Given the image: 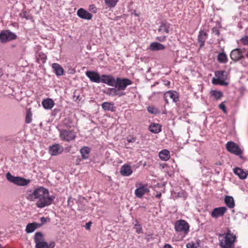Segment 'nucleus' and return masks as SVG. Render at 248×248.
<instances>
[{
  "mask_svg": "<svg viewBox=\"0 0 248 248\" xmlns=\"http://www.w3.org/2000/svg\"><path fill=\"white\" fill-rule=\"evenodd\" d=\"M147 110L151 114H156L159 113L158 109L152 106H149L147 108Z\"/></svg>",
  "mask_w": 248,
  "mask_h": 248,
  "instance_id": "37",
  "label": "nucleus"
},
{
  "mask_svg": "<svg viewBox=\"0 0 248 248\" xmlns=\"http://www.w3.org/2000/svg\"><path fill=\"white\" fill-rule=\"evenodd\" d=\"M207 38V34L205 32L203 31H200L198 40L200 44V47H202L204 45V43Z\"/></svg>",
  "mask_w": 248,
  "mask_h": 248,
  "instance_id": "24",
  "label": "nucleus"
},
{
  "mask_svg": "<svg viewBox=\"0 0 248 248\" xmlns=\"http://www.w3.org/2000/svg\"><path fill=\"white\" fill-rule=\"evenodd\" d=\"M186 248H198V245L193 242H188L186 244Z\"/></svg>",
  "mask_w": 248,
  "mask_h": 248,
  "instance_id": "42",
  "label": "nucleus"
},
{
  "mask_svg": "<svg viewBox=\"0 0 248 248\" xmlns=\"http://www.w3.org/2000/svg\"><path fill=\"white\" fill-rule=\"evenodd\" d=\"M175 230L177 232L187 234L189 232V226L184 220L177 221L175 224Z\"/></svg>",
  "mask_w": 248,
  "mask_h": 248,
  "instance_id": "9",
  "label": "nucleus"
},
{
  "mask_svg": "<svg viewBox=\"0 0 248 248\" xmlns=\"http://www.w3.org/2000/svg\"><path fill=\"white\" fill-rule=\"evenodd\" d=\"M77 14L78 17L83 19L90 20L93 17V15L90 13L83 8L79 9Z\"/></svg>",
  "mask_w": 248,
  "mask_h": 248,
  "instance_id": "17",
  "label": "nucleus"
},
{
  "mask_svg": "<svg viewBox=\"0 0 248 248\" xmlns=\"http://www.w3.org/2000/svg\"><path fill=\"white\" fill-rule=\"evenodd\" d=\"M26 198L29 201H35L36 206L38 208H43L51 205L55 199V196L50 195L47 189L39 186L27 193Z\"/></svg>",
  "mask_w": 248,
  "mask_h": 248,
  "instance_id": "1",
  "label": "nucleus"
},
{
  "mask_svg": "<svg viewBox=\"0 0 248 248\" xmlns=\"http://www.w3.org/2000/svg\"><path fill=\"white\" fill-rule=\"evenodd\" d=\"M1 247V245H0V248Z\"/></svg>",
  "mask_w": 248,
  "mask_h": 248,
  "instance_id": "61",
  "label": "nucleus"
},
{
  "mask_svg": "<svg viewBox=\"0 0 248 248\" xmlns=\"http://www.w3.org/2000/svg\"><path fill=\"white\" fill-rule=\"evenodd\" d=\"M235 239V236L230 230L226 233L219 235L220 245L222 248H232Z\"/></svg>",
  "mask_w": 248,
  "mask_h": 248,
  "instance_id": "2",
  "label": "nucleus"
},
{
  "mask_svg": "<svg viewBox=\"0 0 248 248\" xmlns=\"http://www.w3.org/2000/svg\"><path fill=\"white\" fill-rule=\"evenodd\" d=\"M241 41L244 45H248V36L242 37Z\"/></svg>",
  "mask_w": 248,
  "mask_h": 248,
  "instance_id": "43",
  "label": "nucleus"
},
{
  "mask_svg": "<svg viewBox=\"0 0 248 248\" xmlns=\"http://www.w3.org/2000/svg\"><path fill=\"white\" fill-rule=\"evenodd\" d=\"M89 10H90V11H91L92 12L94 13H96V12H97V9L94 6V5H90Z\"/></svg>",
  "mask_w": 248,
  "mask_h": 248,
  "instance_id": "47",
  "label": "nucleus"
},
{
  "mask_svg": "<svg viewBox=\"0 0 248 248\" xmlns=\"http://www.w3.org/2000/svg\"><path fill=\"white\" fill-rule=\"evenodd\" d=\"M141 208H145V206H140Z\"/></svg>",
  "mask_w": 248,
  "mask_h": 248,
  "instance_id": "60",
  "label": "nucleus"
},
{
  "mask_svg": "<svg viewBox=\"0 0 248 248\" xmlns=\"http://www.w3.org/2000/svg\"><path fill=\"white\" fill-rule=\"evenodd\" d=\"M116 78L110 75H101V82L107 84L108 85L114 86Z\"/></svg>",
  "mask_w": 248,
  "mask_h": 248,
  "instance_id": "16",
  "label": "nucleus"
},
{
  "mask_svg": "<svg viewBox=\"0 0 248 248\" xmlns=\"http://www.w3.org/2000/svg\"><path fill=\"white\" fill-rule=\"evenodd\" d=\"M34 241L35 243V248H49L47 243L45 241L43 234L40 232L35 233Z\"/></svg>",
  "mask_w": 248,
  "mask_h": 248,
  "instance_id": "7",
  "label": "nucleus"
},
{
  "mask_svg": "<svg viewBox=\"0 0 248 248\" xmlns=\"http://www.w3.org/2000/svg\"><path fill=\"white\" fill-rule=\"evenodd\" d=\"M82 158L83 159H87L89 157V155L91 153V149L88 147H83L80 150Z\"/></svg>",
  "mask_w": 248,
  "mask_h": 248,
  "instance_id": "29",
  "label": "nucleus"
},
{
  "mask_svg": "<svg viewBox=\"0 0 248 248\" xmlns=\"http://www.w3.org/2000/svg\"><path fill=\"white\" fill-rule=\"evenodd\" d=\"M31 121V113L30 112H27L26 114V123H30Z\"/></svg>",
  "mask_w": 248,
  "mask_h": 248,
  "instance_id": "40",
  "label": "nucleus"
},
{
  "mask_svg": "<svg viewBox=\"0 0 248 248\" xmlns=\"http://www.w3.org/2000/svg\"><path fill=\"white\" fill-rule=\"evenodd\" d=\"M219 108L220 109L223 110V111L225 113L227 112V110L226 108V106L224 103V102H222L221 104L219 105Z\"/></svg>",
  "mask_w": 248,
  "mask_h": 248,
  "instance_id": "44",
  "label": "nucleus"
},
{
  "mask_svg": "<svg viewBox=\"0 0 248 248\" xmlns=\"http://www.w3.org/2000/svg\"><path fill=\"white\" fill-rule=\"evenodd\" d=\"M132 84V81L126 78H117L115 79L113 87L117 88L120 91L124 90L126 88Z\"/></svg>",
  "mask_w": 248,
  "mask_h": 248,
  "instance_id": "8",
  "label": "nucleus"
},
{
  "mask_svg": "<svg viewBox=\"0 0 248 248\" xmlns=\"http://www.w3.org/2000/svg\"><path fill=\"white\" fill-rule=\"evenodd\" d=\"M243 52V50L240 48H235L232 50L230 54L231 59L234 62H237L244 58Z\"/></svg>",
  "mask_w": 248,
  "mask_h": 248,
  "instance_id": "11",
  "label": "nucleus"
},
{
  "mask_svg": "<svg viewBox=\"0 0 248 248\" xmlns=\"http://www.w3.org/2000/svg\"><path fill=\"white\" fill-rule=\"evenodd\" d=\"M71 124L72 122L69 118H65L63 120V124L67 127H71Z\"/></svg>",
  "mask_w": 248,
  "mask_h": 248,
  "instance_id": "39",
  "label": "nucleus"
},
{
  "mask_svg": "<svg viewBox=\"0 0 248 248\" xmlns=\"http://www.w3.org/2000/svg\"><path fill=\"white\" fill-rule=\"evenodd\" d=\"M217 60L220 62L226 63L227 62L228 59L226 55L224 53L221 52L218 55Z\"/></svg>",
  "mask_w": 248,
  "mask_h": 248,
  "instance_id": "33",
  "label": "nucleus"
},
{
  "mask_svg": "<svg viewBox=\"0 0 248 248\" xmlns=\"http://www.w3.org/2000/svg\"><path fill=\"white\" fill-rule=\"evenodd\" d=\"M166 98H170L174 102H177L179 101L178 93L175 91H169L165 93Z\"/></svg>",
  "mask_w": 248,
  "mask_h": 248,
  "instance_id": "20",
  "label": "nucleus"
},
{
  "mask_svg": "<svg viewBox=\"0 0 248 248\" xmlns=\"http://www.w3.org/2000/svg\"><path fill=\"white\" fill-rule=\"evenodd\" d=\"M42 104L43 107L46 109H50L52 108L55 105L54 101L50 98H47L43 100Z\"/></svg>",
  "mask_w": 248,
  "mask_h": 248,
  "instance_id": "25",
  "label": "nucleus"
},
{
  "mask_svg": "<svg viewBox=\"0 0 248 248\" xmlns=\"http://www.w3.org/2000/svg\"><path fill=\"white\" fill-rule=\"evenodd\" d=\"M211 94L212 96H214L216 99H219L221 98L223 94L221 92L213 90L211 92Z\"/></svg>",
  "mask_w": 248,
  "mask_h": 248,
  "instance_id": "35",
  "label": "nucleus"
},
{
  "mask_svg": "<svg viewBox=\"0 0 248 248\" xmlns=\"http://www.w3.org/2000/svg\"><path fill=\"white\" fill-rule=\"evenodd\" d=\"M55 246V243L54 242H51L49 243L48 247L49 248H53Z\"/></svg>",
  "mask_w": 248,
  "mask_h": 248,
  "instance_id": "51",
  "label": "nucleus"
},
{
  "mask_svg": "<svg viewBox=\"0 0 248 248\" xmlns=\"http://www.w3.org/2000/svg\"><path fill=\"white\" fill-rule=\"evenodd\" d=\"M145 238L147 240V242H150V241L154 240V237H153L152 234H149L146 235Z\"/></svg>",
  "mask_w": 248,
  "mask_h": 248,
  "instance_id": "45",
  "label": "nucleus"
},
{
  "mask_svg": "<svg viewBox=\"0 0 248 248\" xmlns=\"http://www.w3.org/2000/svg\"><path fill=\"white\" fill-rule=\"evenodd\" d=\"M149 189L145 186H142L138 188L135 191V195L139 198H141L146 193L149 192Z\"/></svg>",
  "mask_w": 248,
  "mask_h": 248,
  "instance_id": "18",
  "label": "nucleus"
},
{
  "mask_svg": "<svg viewBox=\"0 0 248 248\" xmlns=\"http://www.w3.org/2000/svg\"><path fill=\"white\" fill-rule=\"evenodd\" d=\"M159 156L162 160L167 161L170 158V153L168 150L164 149L159 152Z\"/></svg>",
  "mask_w": 248,
  "mask_h": 248,
  "instance_id": "32",
  "label": "nucleus"
},
{
  "mask_svg": "<svg viewBox=\"0 0 248 248\" xmlns=\"http://www.w3.org/2000/svg\"><path fill=\"white\" fill-rule=\"evenodd\" d=\"M106 4L109 8H112L115 7L118 0H104Z\"/></svg>",
  "mask_w": 248,
  "mask_h": 248,
  "instance_id": "36",
  "label": "nucleus"
},
{
  "mask_svg": "<svg viewBox=\"0 0 248 248\" xmlns=\"http://www.w3.org/2000/svg\"><path fill=\"white\" fill-rule=\"evenodd\" d=\"M224 202L230 208H232L235 205L233 198L230 196H226L224 198Z\"/></svg>",
  "mask_w": 248,
  "mask_h": 248,
  "instance_id": "30",
  "label": "nucleus"
},
{
  "mask_svg": "<svg viewBox=\"0 0 248 248\" xmlns=\"http://www.w3.org/2000/svg\"><path fill=\"white\" fill-rule=\"evenodd\" d=\"M3 75V72L1 69H0V77H1Z\"/></svg>",
  "mask_w": 248,
  "mask_h": 248,
  "instance_id": "56",
  "label": "nucleus"
},
{
  "mask_svg": "<svg viewBox=\"0 0 248 248\" xmlns=\"http://www.w3.org/2000/svg\"><path fill=\"white\" fill-rule=\"evenodd\" d=\"M92 223L91 221H89L86 223L85 225V228L87 230H88L90 229Z\"/></svg>",
  "mask_w": 248,
  "mask_h": 248,
  "instance_id": "48",
  "label": "nucleus"
},
{
  "mask_svg": "<svg viewBox=\"0 0 248 248\" xmlns=\"http://www.w3.org/2000/svg\"><path fill=\"white\" fill-rule=\"evenodd\" d=\"M17 38V35L9 30H5L0 32V42L5 43L14 40Z\"/></svg>",
  "mask_w": 248,
  "mask_h": 248,
  "instance_id": "5",
  "label": "nucleus"
},
{
  "mask_svg": "<svg viewBox=\"0 0 248 248\" xmlns=\"http://www.w3.org/2000/svg\"><path fill=\"white\" fill-rule=\"evenodd\" d=\"M103 92L106 94L111 96H115L118 95V96L120 97L125 95V93H124V92L120 91L117 88L115 87L112 88H108L107 90H103Z\"/></svg>",
  "mask_w": 248,
  "mask_h": 248,
  "instance_id": "12",
  "label": "nucleus"
},
{
  "mask_svg": "<svg viewBox=\"0 0 248 248\" xmlns=\"http://www.w3.org/2000/svg\"><path fill=\"white\" fill-rule=\"evenodd\" d=\"M40 220L41 221V223H40V224H42V225L44 224H45V223H46V218L45 217H42L41 218H40Z\"/></svg>",
  "mask_w": 248,
  "mask_h": 248,
  "instance_id": "50",
  "label": "nucleus"
},
{
  "mask_svg": "<svg viewBox=\"0 0 248 248\" xmlns=\"http://www.w3.org/2000/svg\"><path fill=\"white\" fill-rule=\"evenodd\" d=\"M134 228L136 230L137 233L139 234L143 233L142 227L139 223H137L135 224Z\"/></svg>",
  "mask_w": 248,
  "mask_h": 248,
  "instance_id": "38",
  "label": "nucleus"
},
{
  "mask_svg": "<svg viewBox=\"0 0 248 248\" xmlns=\"http://www.w3.org/2000/svg\"><path fill=\"white\" fill-rule=\"evenodd\" d=\"M6 177L8 181L18 186H26L31 182L30 179H27L20 176H13L9 172L6 174Z\"/></svg>",
  "mask_w": 248,
  "mask_h": 248,
  "instance_id": "4",
  "label": "nucleus"
},
{
  "mask_svg": "<svg viewBox=\"0 0 248 248\" xmlns=\"http://www.w3.org/2000/svg\"><path fill=\"white\" fill-rule=\"evenodd\" d=\"M46 60V56L44 54H43V57L42 58V62L43 63L45 62Z\"/></svg>",
  "mask_w": 248,
  "mask_h": 248,
  "instance_id": "52",
  "label": "nucleus"
},
{
  "mask_svg": "<svg viewBox=\"0 0 248 248\" xmlns=\"http://www.w3.org/2000/svg\"><path fill=\"white\" fill-rule=\"evenodd\" d=\"M161 197V193L160 192L157 193L155 195V197L157 199H159Z\"/></svg>",
  "mask_w": 248,
  "mask_h": 248,
  "instance_id": "53",
  "label": "nucleus"
},
{
  "mask_svg": "<svg viewBox=\"0 0 248 248\" xmlns=\"http://www.w3.org/2000/svg\"><path fill=\"white\" fill-rule=\"evenodd\" d=\"M63 151V147L59 144H55L49 146V153L53 156L61 154Z\"/></svg>",
  "mask_w": 248,
  "mask_h": 248,
  "instance_id": "13",
  "label": "nucleus"
},
{
  "mask_svg": "<svg viewBox=\"0 0 248 248\" xmlns=\"http://www.w3.org/2000/svg\"><path fill=\"white\" fill-rule=\"evenodd\" d=\"M246 56L248 58V50L247 51V53L246 54Z\"/></svg>",
  "mask_w": 248,
  "mask_h": 248,
  "instance_id": "59",
  "label": "nucleus"
},
{
  "mask_svg": "<svg viewBox=\"0 0 248 248\" xmlns=\"http://www.w3.org/2000/svg\"><path fill=\"white\" fill-rule=\"evenodd\" d=\"M127 141L129 142H134L135 141V139L134 138H132V139H128L127 140Z\"/></svg>",
  "mask_w": 248,
  "mask_h": 248,
  "instance_id": "55",
  "label": "nucleus"
},
{
  "mask_svg": "<svg viewBox=\"0 0 248 248\" xmlns=\"http://www.w3.org/2000/svg\"><path fill=\"white\" fill-rule=\"evenodd\" d=\"M149 129L152 133L157 134L161 131L162 126L160 124L152 123L149 126Z\"/></svg>",
  "mask_w": 248,
  "mask_h": 248,
  "instance_id": "26",
  "label": "nucleus"
},
{
  "mask_svg": "<svg viewBox=\"0 0 248 248\" xmlns=\"http://www.w3.org/2000/svg\"><path fill=\"white\" fill-rule=\"evenodd\" d=\"M216 78L212 79V83L215 85H219L224 86L228 85L227 73L225 71H217L215 72Z\"/></svg>",
  "mask_w": 248,
  "mask_h": 248,
  "instance_id": "3",
  "label": "nucleus"
},
{
  "mask_svg": "<svg viewBox=\"0 0 248 248\" xmlns=\"http://www.w3.org/2000/svg\"><path fill=\"white\" fill-rule=\"evenodd\" d=\"M60 137L62 140L70 141L73 140L76 137L75 132L73 130H65L59 129Z\"/></svg>",
  "mask_w": 248,
  "mask_h": 248,
  "instance_id": "6",
  "label": "nucleus"
},
{
  "mask_svg": "<svg viewBox=\"0 0 248 248\" xmlns=\"http://www.w3.org/2000/svg\"><path fill=\"white\" fill-rule=\"evenodd\" d=\"M102 108L105 111H111L112 112L115 111V107L114 103L112 102H105L101 105Z\"/></svg>",
  "mask_w": 248,
  "mask_h": 248,
  "instance_id": "28",
  "label": "nucleus"
},
{
  "mask_svg": "<svg viewBox=\"0 0 248 248\" xmlns=\"http://www.w3.org/2000/svg\"><path fill=\"white\" fill-rule=\"evenodd\" d=\"M19 16L22 18H25L27 20H30L32 18L31 15L29 12L26 11H22L20 14Z\"/></svg>",
  "mask_w": 248,
  "mask_h": 248,
  "instance_id": "34",
  "label": "nucleus"
},
{
  "mask_svg": "<svg viewBox=\"0 0 248 248\" xmlns=\"http://www.w3.org/2000/svg\"><path fill=\"white\" fill-rule=\"evenodd\" d=\"M78 208H79V210H83V209H84V207H80V206H79V205H78Z\"/></svg>",
  "mask_w": 248,
  "mask_h": 248,
  "instance_id": "58",
  "label": "nucleus"
},
{
  "mask_svg": "<svg viewBox=\"0 0 248 248\" xmlns=\"http://www.w3.org/2000/svg\"><path fill=\"white\" fill-rule=\"evenodd\" d=\"M52 67L54 72L57 76H61L63 75V69L59 64L57 63H53Z\"/></svg>",
  "mask_w": 248,
  "mask_h": 248,
  "instance_id": "23",
  "label": "nucleus"
},
{
  "mask_svg": "<svg viewBox=\"0 0 248 248\" xmlns=\"http://www.w3.org/2000/svg\"><path fill=\"white\" fill-rule=\"evenodd\" d=\"M164 248H172V247L170 245V244H166L165 246H164Z\"/></svg>",
  "mask_w": 248,
  "mask_h": 248,
  "instance_id": "54",
  "label": "nucleus"
},
{
  "mask_svg": "<svg viewBox=\"0 0 248 248\" xmlns=\"http://www.w3.org/2000/svg\"><path fill=\"white\" fill-rule=\"evenodd\" d=\"M212 31H213V32L214 33H215L216 35H217V36L219 35L220 32H219V30H217V28H213Z\"/></svg>",
  "mask_w": 248,
  "mask_h": 248,
  "instance_id": "49",
  "label": "nucleus"
},
{
  "mask_svg": "<svg viewBox=\"0 0 248 248\" xmlns=\"http://www.w3.org/2000/svg\"><path fill=\"white\" fill-rule=\"evenodd\" d=\"M164 99L165 100V101L167 103H169V101H168V98H166L165 96H164Z\"/></svg>",
  "mask_w": 248,
  "mask_h": 248,
  "instance_id": "57",
  "label": "nucleus"
},
{
  "mask_svg": "<svg viewBox=\"0 0 248 248\" xmlns=\"http://www.w3.org/2000/svg\"><path fill=\"white\" fill-rule=\"evenodd\" d=\"M132 170L131 167L126 164H124L121 168L120 173L124 176H128L132 173Z\"/></svg>",
  "mask_w": 248,
  "mask_h": 248,
  "instance_id": "19",
  "label": "nucleus"
},
{
  "mask_svg": "<svg viewBox=\"0 0 248 248\" xmlns=\"http://www.w3.org/2000/svg\"><path fill=\"white\" fill-rule=\"evenodd\" d=\"M226 149L227 150L234 155H240L242 153V151L239 146L232 141H228L226 144ZM241 157V156H240Z\"/></svg>",
  "mask_w": 248,
  "mask_h": 248,
  "instance_id": "10",
  "label": "nucleus"
},
{
  "mask_svg": "<svg viewBox=\"0 0 248 248\" xmlns=\"http://www.w3.org/2000/svg\"><path fill=\"white\" fill-rule=\"evenodd\" d=\"M165 48V46L157 42H153L151 43L149 49L152 51H158L163 50Z\"/></svg>",
  "mask_w": 248,
  "mask_h": 248,
  "instance_id": "27",
  "label": "nucleus"
},
{
  "mask_svg": "<svg viewBox=\"0 0 248 248\" xmlns=\"http://www.w3.org/2000/svg\"><path fill=\"white\" fill-rule=\"evenodd\" d=\"M75 199H73V198H72L71 197H69L68 199V201H67V205L68 206L70 207V208H72V206L74 205V201H75Z\"/></svg>",
  "mask_w": 248,
  "mask_h": 248,
  "instance_id": "41",
  "label": "nucleus"
},
{
  "mask_svg": "<svg viewBox=\"0 0 248 248\" xmlns=\"http://www.w3.org/2000/svg\"><path fill=\"white\" fill-rule=\"evenodd\" d=\"M234 173L241 179H245L247 177L248 173L240 168L236 167L233 169Z\"/></svg>",
  "mask_w": 248,
  "mask_h": 248,
  "instance_id": "21",
  "label": "nucleus"
},
{
  "mask_svg": "<svg viewBox=\"0 0 248 248\" xmlns=\"http://www.w3.org/2000/svg\"><path fill=\"white\" fill-rule=\"evenodd\" d=\"M41 226L42 224L35 222L29 223L26 226V232L28 233H31L34 232L37 228L40 227Z\"/></svg>",
  "mask_w": 248,
  "mask_h": 248,
  "instance_id": "22",
  "label": "nucleus"
},
{
  "mask_svg": "<svg viewBox=\"0 0 248 248\" xmlns=\"http://www.w3.org/2000/svg\"><path fill=\"white\" fill-rule=\"evenodd\" d=\"M227 210V208L225 206L215 208L212 211L211 216L213 218H217L218 217L223 216Z\"/></svg>",
  "mask_w": 248,
  "mask_h": 248,
  "instance_id": "14",
  "label": "nucleus"
},
{
  "mask_svg": "<svg viewBox=\"0 0 248 248\" xmlns=\"http://www.w3.org/2000/svg\"><path fill=\"white\" fill-rule=\"evenodd\" d=\"M86 75L92 82L97 83L101 82V76L97 72L88 71L86 72Z\"/></svg>",
  "mask_w": 248,
  "mask_h": 248,
  "instance_id": "15",
  "label": "nucleus"
},
{
  "mask_svg": "<svg viewBox=\"0 0 248 248\" xmlns=\"http://www.w3.org/2000/svg\"><path fill=\"white\" fill-rule=\"evenodd\" d=\"M170 24L166 22H162L161 23L159 28L158 29V32H166V33H168L170 31Z\"/></svg>",
  "mask_w": 248,
  "mask_h": 248,
  "instance_id": "31",
  "label": "nucleus"
},
{
  "mask_svg": "<svg viewBox=\"0 0 248 248\" xmlns=\"http://www.w3.org/2000/svg\"><path fill=\"white\" fill-rule=\"evenodd\" d=\"M166 36H158L156 39L160 42H164L166 40Z\"/></svg>",
  "mask_w": 248,
  "mask_h": 248,
  "instance_id": "46",
  "label": "nucleus"
}]
</instances>
